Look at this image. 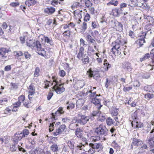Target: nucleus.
<instances>
[{
	"mask_svg": "<svg viewBox=\"0 0 154 154\" xmlns=\"http://www.w3.org/2000/svg\"><path fill=\"white\" fill-rule=\"evenodd\" d=\"M89 116L79 114L78 118H74V119L72 120L71 124L74 123L75 121V123H76L81 125H84L89 121Z\"/></svg>",
	"mask_w": 154,
	"mask_h": 154,
	"instance_id": "obj_1",
	"label": "nucleus"
},
{
	"mask_svg": "<svg viewBox=\"0 0 154 154\" xmlns=\"http://www.w3.org/2000/svg\"><path fill=\"white\" fill-rule=\"evenodd\" d=\"M127 41L126 39L124 36H122L120 35H117V38L116 41L112 43V45H114V47H117L118 49H119L120 45H123L126 44Z\"/></svg>",
	"mask_w": 154,
	"mask_h": 154,
	"instance_id": "obj_2",
	"label": "nucleus"
},
{
	"mask_svg": "<svg viewBox=\"0 0 154 154\" xmlns=\"http://www.w3.org/2000/svg\"><path fill=\"white\" fill-rule=\"evenodd\" d=\"M54 82L55 84L53 87V89L56 91L57 94H61L65 90V88L63 87V84H60L56 80H54Z\"/></svg>",
	"mask_w": 154,
	"mask_h": 154,
	"instance_id": "obj_3",
	"label": "nucleus"
},
{
	"mask_svg": "<svg viewBox=\"0 0 154 154\" xmlns=\"http://www.w3.org/2000/svg\"><path fill=\"white\" fill-rule=\"evenodd\" d=\"M108 131L105 126H100L99 127L96 128L95 132L99 136H104L107 134Z\"/></svg>",
	"mask_w": 154,
	"mask_h": 154,
	"instance_id": "obj_4",
	"label": "nucleus"
},
{
	"mask_svg": "<svg viewBox=\"0 0 154 154\" xmlns=\"http://www.w3.org/2000/svg\"><path fill=\"white\" fill-rule=\"evenodd\" d=\"M10 50L4 48H0V55L1 56L2 59L4 60H8L7 53L10 51Z\"/></svg>",
	"mask_w": 154,
	"mask_h": 154,
	"instance_id": "obj_5",
	"label": "nucleus"
},
{
	"mask_svg": "<svg viewBox=\"0 0 154 154\" xmlns=\"http://www.w3.org/2000/svg\"><path fill=\"white\" fill-rule=\"evenodd\" d=\"M27 45L29 47L33 46V47H35L37 48V50L38 51H44V53L46 54V52L45 51L44 48L42 47L41 44L40 42L38 41H35L33 42L32 45H30L27 42Z\"/></svg>",
	"mask_w": 154,
	"mask_h": 154,
	"instance_id": "obj_6",
	"label": "nucleus"
},
{
	"mask_svg": "<svg viewBox=\"0 0 154 154\" xmlns=\"http://www.w3.org/2000/svg\"><path fill=\"white\" fill-rule=\"evenodd\" d=\"M23 134H22L21 132H17L14 135V138L13 139V141L16 144H17L19 141L21 139L23 138V136H24Z\"/></svg>",
	"mask_w": 154,
	"mask_h": 154,
	"instance_id": "obj_7",
	"label": "nucleus"
},
{
	"mask_svg": "<svg viewBox=\"0 0 154 154\" xmlns=\"http://www.w3.org/2000/svg\"><path fill=\"white\" fill-rule=\"evenodd\" d=\"M122 68L126 72H130L132 69L131 64L128 62H125L122 63Z\"/></svg>",
	"mask_w": 154,
	"mask_h": 154,
	"instance_id": "obj_8",
	"label": "nucleus"
},
{
	"mask_svg": "<svg viewBox=\"0 0 154 154\" xmlns=\"http://www.w3.org/2000/svg\"><path fill=\"white\" fill-rule=\"evenodd\" d=\"M66 127L65 125H62L56 130V131L53 132V135L55 136H56L63 132L66 129Z\"/></svg>",
	"mask_w": 154,
	"mask_h": 154,
	"instance_id": "obj_9",
	"label": "nucleus"
},
{
	"mask_svg": "<svg viewBox=\"0 0 154 154\" xmlns=\"http://www.w3.org/2000/svg\"><path fill=\"white\" fill-rule=\"evenodd\" d=\"M91 102L92 103L97 105V108L98 109H100L102 106V105H101L100 103V100L96 97L91 98Z\"/></svg>",
	"mask_w": 154,
	"mask_h": 154,
	"instance_id": "obj_10",
	"label": "nucleus"
},
{
	"mask_svg": "<svg viewBox=\"0 0 154 154\" xmlns=\"http://www.w3.org/2000/svg\"><path fill=\"white\" fill-rule=\"evenodd\" d=\"M85 91H87V92L86 93H83V95L84 96H86L88 95V93H91L89 95V97L91 98H94L96 97V98L97 96H98L97 94H96V92L95 91L92 93L91 92V91H88V90L87 89H85L84 90V91L85 92Z\"/></svg>",
	"mask_w": 154,
	"mask_h": 154,
	"instance_id": "obj_11",
	"label": "nucleus"
},
{
	"mask_svg": "<svg viewBox=\"0 0 154 154\" xmlns=\"http://www.w3.org/2000/svg\"><path fill=\"white\" fill-rule=\"evenodd\" d=\"M143 143L142 141L140 139L136 138H133L132 144L134 146H139Z\"/></svg>",
	"mask_w": 154,
	"mask_h": 154,
	"instance_id": "obj_12",
	"label": "nucleus"
},
{
	"mask_svg": "<svg viewBox=\"0 0 154 154\" xmlns=\"http://www.w3.org/2000/svg\"><path fill=\"white\" fill-rule=\"evenodd\" d=\"M153 25V24L151 23L146 25L145 26L144 29L146 31L144 32H147V34H151L152 33L151 29Z\"/></svg>",
	"mask_w": 154,
	"mask_h": 154,
	"instance_id": "obj_13",
	"label": "nucleus"
},
{
	"mask_svg": "<svg viewBox=\"0 0 154 154\" xmlns=\"http://www.w3.org/2000/svg\"><path fill=\"white\" fill-rule=\"evenodd\" d=\"M44 11L45 13L48 14H52L55 12V9L52 7H48L44 9Z\"/></svg>",
	"mask_w": 154,
	"mask_h": 154,
	"instance_id": "obj_14",
	"label": "nucleus"
},
{
	"mask_svg": "<svg viewBox=\"0 0 154 154\" xmlns=\"http://www.w3.org/2000/svg\"><path fill=\"white\" fill-rule=\"evenodd\" d=\"M63 108L61 107H60L55 112V115L53 113H52V114H53V117L54 120H56V119L55 116H60L61 114H63Z\"/></svg>",
	"mask_w": 154,
	"mask_h": 154,
	"instance_id": "obj_15",
	"label": "nucleus"
},
{
	"mask_svg": "<svg viewBox=\"0 0 154 154\" xmlns=\"http://www.w3.org/2000/svg\"><path fill=\"white\" fill-rule=\"evenodd\" d=\"M89 146L94 149H101L102 148V144L100 143L93 144L92 143H90L89 144Z\"/></svg>",
	"mask_w": 154,
	"mask_h": 154,
	"instance_id": "obj_16",
	"label": "nucleus"
},
{
	"mask_svg": "<svg viewBox=\"0 0 154 154\" xmlns=\"http://www.w3.org/2000/svg\"><path fill=\"white\" fill-rule=\"evenodd\" d=\"M67 143L68 144V146L70 149L73 151L74 149L75 144V142H74L73 140L71 139L70 140H68L67 141Z\"/></svg>",
	"mask_w": 154,
	"mask_h": 154,
	"instance_id": "obj_17",
	"label": "nucleus"
},
{
	"mask_svg": "<svg viewBox=\"0 0 154 154\" xmlns=\"http://www.w3.org/2000/svg\"><path fill=\"white\" fill-rule=\"evenodd\" d=\"M83 131L79 128H77L75 131V134L77 137L81 138L82 136Z\"/></svg>",
	"mask_w": 154,
	"mask_h": 154,
	"instance_id": "obj_18",
	"label": "nucleus"
},
{
	"mask_svg": "<svg viewBox=\"0 0 154 154\" xmlns=\"http://www.w3.org/2000/svg\"><path fill=\"white\" fill-rule=\"evenodd\" d=\"M82 61L83 64H88L89 62V58L88 55L85 54L83 55L82 58Z\"/></svg>",
	"mask_w": 154,
	"mask_h": 154,
	"instance_id": "obj_19",
	"label": "nucleus"
},
{
	"mask_svg": "<svg viewBox=\"0 0 154 154\" xmlns=\"http://www.w3.org/2000/svg\"><path fill=\"white\" fill-rule=\"evenodd\" d=\"M115 26L116 28L118 29L119 31H122L123 30V25L120 22L116 21L115 22Z\"/></svg>",
	"mask_w": 154,
	"mask_h": 154,
	"instance_id": "obj_20",
	"label": "nucleus"
},
{
	"mask_svg": "<svg viewBox=\"0 0 154 154\" xmlns=\"http://www.w3.org/2000/svg\"><path fill=\"white\" fill-rule=\"evenodd\" d=\"M36 2V1L35 0H28L25 2V3L26 5L29 7L30 6L35 5Z\"/></svg>",
	"mask_w": 154,
	"mask_h": 154,
	"instance_id": "obj_21",
	"label": "nucleus"
},
{
	"mask_svg": "<svg viewBox=\"0 0 154 154\" xmlns=\"http://www.w3.org/2000/svg\"><path fill=\"white\" fill-rule=\"evenodd\" d=\"M106 123L108 126H111L115 122L114 120L110 117H107L106 119Z\"/></svg>",
	"mask_w": 154,
	"mask_h": 154,
	"instance_id": "obj_22",
	"label": "nucleus"
},
{
	"mask_svg": "<svg viewBox=\"0 0 154 154\" xmlns=\"http://www.w3.org/2000/svg\"><path fill=\"white\" fill-rule=\"evenodd\" d=\"M51 150L52 151L55 152L58 151V147L57 144H53L50 147Z\"/></svg>",
	"mask_w": 154,
	"mask_h": 154,
	"instance_id": "obj_23",
	"label": "nucleus"
},
{
	"mask_svg": "<svg viewBox=\"0 0 154 154\" xmlns=\"http://www.w3.org/2000/svg\"><path fill=\"white\" fill-rule=\"evenodd\" d=\"M84 100L81 99L78 100L76 102V106L77 107H79V106H82L84 103Z\"/></svg>",
	"mask_w": 154,
	"mask_h": 154,
	"instance_id": "obj_24",
	"label": "nucleus"
},
{
	"mask_svg": "<svg viewBox=\"0 0 154 154\" xmlns=\"http://www.w3.org/2000/svg\"><path fill=\"white\" fill-rule=\"evenodd\" d=\"M148 142L150 146L154 147V137L149 138Z\"/></svg>",
	"mask_w": 154,
	"mask_h": 154,
	"instance_id": "obj_25",
	"label": "nucleus"
},
{
	"mask_svg": "<svg viewBox=\"0 0 154 154\" xmlns=\"http://www.w3.org/2000/svg\"><path fill=\"white\" fill-rule=\"evenodd\" d=\"M87 40L88 42H89L92 43H94L95 42V40L92 38L91 35H87Z\"/></svg>",
	"mask_w": 154,
	"mask_h": 154,
	"instance_id": "obj_26",
	"label": "nucleus"
},
{
	"mask_svg": "<svg viewBox=\"0 0 154 154\" xmlns=\"http://www.w3.org/2000/svg\"><path fill=\"white\" fill-rule=\"evenodd\" d=\"M66 104L68 105V106L67 107V109L68 110L72 109L74 108L75 107V104L73 103H69V102L68 101L67 102Z\"/></svg>",
	"mask_w": 154,
	"mask_h": 154,
	"instance_id": "obj_27",
	"label": "nucleus"
},
{
	"mask_svg": "<svg viewBox=\"0 0 154 154\" xmlns=\"http://www.w3.org/2000/svg\"><path fill=\"white\" fill-rule=\"evenodd\" d=\"M95 72H94L91 69H89L87 71V74L88 75L89 77L90 78H91L93 77L94 73Z\"/></svg>",
	"mask_w": 154,
	"mask_h": 154,
	"instance_id": "obj_28",
	"label": "nucleus"
},
{
	"mask_svg": "<svg viewBox=\"0 0 154 154\" xmlns=\"http://www.w3.org/2000/svg\"><path fill=\"white\" fill-rule=\"evenodd\" d=\"M112 11H114L116 12L117 15H119L121 14H122V13L121 11V8H116L115 9L112 10Z\"/></svg>",
	"mask_w": 154,
	"mask_h": 154,
	"instance_id": "obj_29",
	"label": "nucleus"
},
{
	"mask_svg": "<svg viewBox=\"0 0 154 154\" xmlns=\"http://www.w3.org/2000/svg\"><path fill=\"white\" fill-rule=\"evenodd\" d=\"M45 41L47 43L50 44V45H53L52 40L51 39H50L48 37H45Z\"/></svg>",
	"mask_w": 154,
	"mask_h": 154,
	"instance_id": "obj_30",
	"label": "nucleus"
},
{
	"mask_svg": "<svg viewBox=\"0 0 154 154\" xmlns=\"http://www.w3.org/2000/svg\"><path fill=\"white\" fill-rule=\"evenodd\" d=\"M153 97L154 95L152 94H151L150 93H147L145 95V98L148 100H149L150 99L153 98Z\"/></svg>",
	"mask_w": 154,
	"mask_h": 154,
	"instance_id": "obj_31",
	"label": "nucleus"
},
{
	"mask_svg": "<svg viewBox=\"0 0 154 154\" xmlns=\"http://www.w3.org/2000/svg\"><path fill=\"white\" fill-rule=\"evenodd\" d=\"M100 109H98L95 111H94L92 113V115L93 116H99L101 112L99 111Z\"/></svg>",
	"mask_w": 154,
	"mask_h": 154,
	"instance_id": "obj_32",
	"label": "nucleus"
},
{
	"mask_svg": "<svg viewBox=\"0 0 154 154\" xmlns=\"http://www.w3.org/2000/svg\"><path fill=\"white\" fill-rule=\"evenodd\" d=\"M119 109H118L116 108L113 110L111 112V115L112 116H116L118 113Z\"/></svg>",
	"mask_w": 154,
	"mask_h": 154,
	"instance_id": "obj_33",
	"label": "nucleus"
},
{
	"mask_svg": "<svg viewBox=\"0 0 154 154\" xmlns=\"http://www.w3.org/2000/svg\"><path fill=\"white\" fill-rule=\"evenodd\" d=\"M130 1L131 2V4L132 5L131 6V7H133L134 6H137V5L138 1L137 0H130Z\"/></svg>",
	"mask_w": 154,
	"mask_h": 154,
	"instance_id": "obj_34",
	"label": "nucleus"
},
{
	"mask_svg": "<svg viewBox=\"0 0 154 154\" xmlns=\"http://www.w3.org/2000/svg\"><path fill=\"white\" fill-rule=\"evenodd\" d=\"M105 115V114H103L101 113L98 117L99 118V120L101 121H104L106 119Z\"/></svg>",
	"mask_w": 154,
	"mask_h": 154,
	"instance_id": "obj_35",
	"label": "nucleus"
},
{
	"mask_svg": "<svg viewBox=\"0 0 154 154\" xmlns=\"http://www.w3.org/2000/svg\"><path fill=\"white\" fill-rule=\"evenodd\" d=\"M40 69L39 67H37L36 68L34 74V76L37 77L39 75V72Z\"/></svg>",
	"mask_w": 154,
	"mask_h": 154,
	"instance_id": "obj_36",
	"label": "nucleus"
},
{
	"mask_svg": "<svg viewBox=\"0 0 154 154\" xmlns=\"http://www.w3.org/2000/svg\"><path fill=\"white\" fill-rule=\"evenodd\" d=\"M16 144L14 142V144H13L12 146L10 147V150L11 151L14 152L16 151L17 147L15 146V145Z\"/></svg>",
	"mask_w": 154,
	"mask_h": 154,
	"instance_id": "obj_37",
	"label": "nucleus"
},
{
	"mask_svg": "<svg viewBox=\"0 0 154 154\" xmlns=\"http://www.w3.org/2000/svg\"><path fill=\"white\" fill-rule=\"evenodd\" d=\"M84 2L86 6L88 8H89L92 5V4L89 0H85Z\"/></svg>",
	"mask_w": 154,
	"mask_h": 154,
	"instance_id": "obj_38",
	"label": "nucleus"
},
{
	"mask_svg": "<svg viewBox=\"0 0 154 154\" xmlns=\"http://www.w3.org/2000/svg\"><path fill=\"white\" fill-rule=\"evenodd\" d=\"M14 55L17 57L22 56L23 54L22 52L21 51H15L14 52Z\"/></svg>",
	"mask_w": 154,
	"mask_h": 154,
	"instance_id": "obj_39",
	"label": "nucleus"
},
{
	"mask_svg": "<svg viewBox=\"0 0 154 154\" xmlns=\"http://www.w3.org/2000/svg\"><path fill=\"white\" fill-rule=\"evenodd\" d=\"M146 18L147 20L150 23L153 24L154 22V19L152 17L148 16V17H147Z\"/></svg>",
	"mask_w": 154,
	"mask_h": 154,
	"instance_id": "obj_40",
	"label": "nucleus"
},
{
	"mask_svg": "<svg viewBox=\"0 0 154 154\" xmlns=\"http://www.w3.org/2000/svg\"><path fill=\"white\" fill-rule=\"evenodd\" d=\"M63 34L65 37H69L70 36V32L69 30L66 31L63 33Z\"/></svg>",
	"mask_w": 154,
	"mask_h": 154,
	"instance_id": "obj_41",
	"label": "nucleus"
},
{
	"mask_svg": "<svg viewBox=\"0 0 154 154\" xmlns=\"http://www.w3.org/2000/svg\"><path fill=\"white\" fill-rule=\"evenodd\" d=\"M130 6V5H128V6L127 5L126 3H125L123 2V3H121L120 5V7L121 8H125L129 7V6Z\"/></svg>",
	"mask_w": 154,
	"mask_h": 154,
	"instance_id": "obj_42",
	"label": "nucleus"
},
{
	"mask_svg": "<svg viewBox=\"0 0 154 154\" xmlns=\"http://www.w3.org/2000/svg\"><path fill=\"white\" fill-rule=\"evenodd\" d=\"M29 132L27 129H25L23 130V133H22V134H23L24 136H23V137H26V135H28L29 134Z\"/></svg>",
	"mask_w": 154,
	"mask_h": 154,
	"instance_id": "obj_43",
	"label": "nucleus"
},
{
	"mask_svg": "<svg viewBox=\"0 0 154 154\" xmlns=\"http://www.w3.org/2000/svg\"><path fill=\"white\" fill-rule=\"evenodd\" d=\"M54 123L55 122H53L52 123H50L49 129V132H51L53 131Z\"/></svg>",
	"mask_w": 154,
	"mask_h": 154,
	"instance_id": "obj_44",
	"label": "nucleus"
},
{
	"mask_svg": "<svg viewBox=\"0 0 154 154\" xmlns=\"http://www.w3.org/2000/svg\"><path fill=\"white\" fill-rule=\"evenodd\" d=\"M145 42V40L143 38L141 41L137 40V43L139 45V47H141L143 45V44Z\"/></svg>",
	"mask_w": 154,
	"mask_h": 154,
	"instance_id": "obj_45",
	"label": "nucleus"
},
{
	"mask_svg": "<svg viewBox=\"0 0 154 154\" xmlns=\"http://www.w3.org/2000/svg\"><path fill=\"white\" fill-rule=\"evenodd\" d=\"M121 11L122 13V14H123V13L125 11H128L130 10V7H127L123 8H121Z\"/></svg>",
	"mask_w": 154,
	"mask_h": 154,
	"instance_id": "obj_46",
	"label": "nucleus"
},
{
	"mask_svg": "<svg viewBox=\"0 0 154 154\" xmlns=\"http://www.w3.org/2000/svg\"><path fill=\"white\" fill-rule=\"evenodd\" d=\"M19 5V3L18 2H12L10 4V5L13 7H17Z\"/></svg>",
	"mask_w": 154,
	"mask_h": 154,
	"instance_id": "obj_47",
	"label": "nucleus"
},
{
	"mask_svg": "<svg viewBox=\"0 0 154 154\" xmlns=\"http://www.w3.org/2000/svg\"><path fill=\"white\" fill-rule=\"evenodd\" d=\"M114 45H112L113 47L111 49L112 52V53L113 54H114V55H116V51L119 52V49H118L117 48V47H116V48L114 47Z\"/></svg>",
	"mask_w": 154,
	"mask_h": 154,
	"instance_id": "obj_48",
	"label": "nucleus"
},
{
	"mask_svg": "<svg viewBox=\"0 0 154 154\" xmlns=\"http://www.w3.org/2000/svg\"><path fill=\"white\" fill-rule=\"evenodd\" d=\"M142 35L140 36L138 40L141 41L142 40V38L144 39V38H145V36L147 34V32H143L142 33Z\"/></svg>",
	"mask_w": 154,
	"mask_h": 154,
	"instance_id": "obj_49",
	"label": "nucleus"
},
{
	"mask_svg": "<svg viewBox=\"0 0 154 154\" xmlns=\"http://www.w3.org/2000/svg\"><path fill=\"white\" fill-rule=\"evenodd\" d=\"M24 54L26 59H30L31 55L27 52H25L24 53Z\"/></svg>",
	"mask_w": 154,
	"mask_h": 154,
	"instance_id": "obj_50",
	"label": "nucleus"
},
{
	"mask_svg": "<svg viewBox=\"0 0 154 154\" xmlns=\"http://www.w3.org/2000/svg\"><path fill=\"white\" fill-rule=\"evenodd\" d=\"M25 99V97L24 95H22L20 96L18 98V101L22 103L23 102Z\"/></svg>",
	"mask_w": 154,
	"mask_h": 154,
	"instance_id": "obj_51",
	"label": "nucleus"
},
{
	"mask_svg": "<svg viewBox=\"0 0 154 154\" xmlns=\"http://www.w3.org/2000/svg\"><path fill=\"white\" fill-rule=\"evenodd\" d=\"M90 18V15L88 14L87 13L84 17V21L87 22L89 20Z\"/></svg>",
	"mask_w": 154,
	"mask_h": 154,
	"instance_id": "obj_52",
	"label": "nucleus"
},
{
	"mask_svg": "<svg viewBox=\"0 0 154 154\" xmlns=\"http://www.w3.org/2000/svg\"><path fill=\"white\" fill-rule=\"evenodd\" d=\"M58 3H60L59 2H58L57 0H53L51 2V4L54 6H55L56 5H57Z\"/></svg>",
	"mask_w": 154,
	"mask_h": 154,
	"instance_id": "obj_53",
	"label": "nucleus"
},
{
	"mask_svg": "<svg viewBox=\"0 0 154 154\" xmlns=\"http://www.w3.org/2000/svg\"><path fill=\"white\" fill-rule=\"evenodd\" d=\"M59 74L60 76L62 77H63L66 75L65 72L64 70H63L60 71Z\"/></svg>",
	"mask_w": 154,
	"mask_h": 154,
	"instance_id": "obj_54",
	"label": "nucleus"
},
{
	"mask_svg": "<svg viewBox=\"0 0 154 154\" xmlns=\"http://www.w3.org/2000/svg\"><path fill=\"white\" fill-rule=\"evenodd\" d=\"M104 67H105V70L106 71H108V69L111 67V65L109 63H106V64H105Z\"/></svg>",
	"mask_w": 154,
	"mask_h": 154,
	"instance_id": "obj_55",
	"label": "nucleus"
},
{
	"mask_svg": "<svg viewBox=\"0 0 154 154\" xmlns=\"http://www.w3.org/2000/svg\"><path fill=\"white\" fill-rule=\"evenodd\" d=\"M143 126V123L140 122H137L136 124V127L137 128H141Z\"/></svg>",
	"mask_w": 154,
	"mask_h": 154,
	"instance_id": "obj_56",
	"label": "nucleus"
},
{
	"mask_svg": "<svg viewBox=\"0 0 154 154\" xmlns=\"http://www.w3.org/2000/svg\"><path fill=\"white\" fill-rule=\"evenodd\" d=\"M111 82V81L109 80L108 78L106 79V81L105 83V86L107 88L109 85L110 83Z\"/></svg>",
	"mask_w": 154,
	"mask_h": 154,
	"instance_id": "obj_57",
	"label": "nucleus"
},
{
	"mask_svg": "<svg viewBox=\"0 0 154 154\" xmlns=\"http://www.w3.org/2000/svg\"><path fill=\"white\" fill-rule=\"evenodd\" d=\"M11 69V65L6 66L4 68L5 71H8L10 70Z\"/></svg>",
	"mask_w": 154,
	"mask_h": 154,
	"instance_id": "obj_58",
	"label": "nucleus"
},
{
	"mask_svg": "<svg viewBox=\"0 0 154 154\" xmlns=\"http://www.w3.org/2000/svg\"><path fill=\"white\" fill-rule=\"evenodd\" d=\"M93 137V140L94 141H97L99 140L100 139V137L98 136H94Z\"/></svg>",
	"mask_w": 154,
	"mask_h": 154,
	"instance_id": "obj_59",
	"label": "nucleus"
},
{
	"mask_svg": "<svg viewBox=\"0 0 154 154\" xmlns=\"http://www.w3.org/2000/svg\"><path fill=\"white\" fill-rule=\"evenodd\" d=\"M53 95V93L52 92H49L47 96V100H50L52 96Z\"/></svg>",
	"mask_w": 154,
	"mask_h": 154,
	"instance_id": "obj_60",
	"label": "nucleus"
},
{
	"mask_svg": "<svg viewBox=\"0 0 154 154\" xmlns=\"http://www.w3.org/2000/svg\"><path fill=\"white\" fill-rule=\"evenodd\" d=\"M132 89V88L131 87H124L123 90L125 92L128 91Z\"/></svg>",
	"mask_w": 154,
	"mask_h": 154,
	"instance_id": "obj_61",
	"label": "nucleus"
},
{
	"mask_svg": "<svg viewBox=\"0 0 154 154\" xmlns=\"http://www.w3.org/2000/svg\"><path fill=\"white\" fill-rule=\"evenodd\" d=\"M35 153H37V154H39L40 152V149L39 148H36L34 150Z\"/></svg>",
	"mask_w": 154,
	"mask_h": 154,
	"instance_id": "obj_62",
	"label": "nucleus"
},
{
	"mask_svg": "<svg viewBox=\"0 0 154 154\" xmlns=\"http://www.w3.org/2000/svg\"><path fill=\"white\" fill-rule=\"evenodd\" d=\"M2 26L4 29H6L8 27L7 24L5 22L3 23Z\"/></svg>",
	"mask_w": 154,
	"mask_h": 154,
	"instance_id": "obj_63",
	"label": "nucleus"
},
{
	"mask_svg": "<svg viewBox=\"0 0 154 154\" xmlns=\"http://www.w3.org/2000/svg\"><path fill=\"white\" fill-rule=\"evenodd\" d=\"M150 54L152 58L154 59V49H152L150 51Z\"/></svg>",
	"mask_w": 154,
	"mask_h": 154,
	"instance_id": "obj_64",
	"label": "nucleus"
}]
</instances>
